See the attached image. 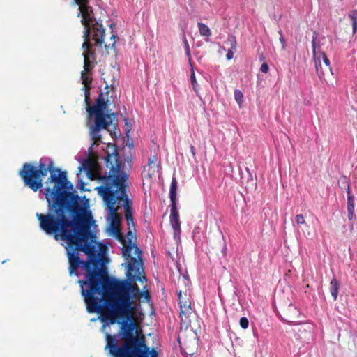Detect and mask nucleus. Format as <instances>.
Returning <instances> with one entry per match:
<instances>
[{
	"label": "nucleus",
	"instance_id": "nucleus-23",
	"mask_svg": "<svg viewBox=\"0 0 357 357\" xmlns=\"http://www.w3.org/2000/svg\"><path fill=\"white\" fill-rule=\"evenodd\" d=\"M349 17L352 22V29L353 33H354L357 31V10H354L351 14H349Z\"/></svg>",
	"mask_w": 357,
	"mask_h": 357
},
{
	"label": "nucleus",
	"instance_id": "nucleus-2",
	"mask_svg": "<svg viewBox=\"0 0 357 357\" xmlns=\"http://www.w3.org/2000/svg\"><path fill=\"white\" fill-rule=\"evenodd\" d=\"M135 255L138 259L128 261L127 279L111 281L107 275V279L102 280V284L96 292L101 296V298L93 294L95 301L89 298L85 301L87 311L89 313H98L100 319L105 324H120L118 336L121 342L119 344L139 341L142 335H144L134 319L136 310L134 299L138 297L142 291L136 281H146V277L142 275V251L139 247L135 248Z\"/></svg>",
	"mask_w": 357,
	"mask_h": 357
},
{
	"label": "nucleus",
	"instance_id": "nucleus-14",
	"mask_svg": "<svg viewBox=\"0 0 357 357\" xmlns=\"http://www.w3.org/2000/svg\"><path fill=\"white\" fill-rule=\"evenodd\" d=\"M347 211H348V219L349 220H353L354 217V202L353 197L350 195L349 188L347 191Z\"/></svg>",
	"mask_w": 357,
	"mask_h": 357
},
{
	"label": "nucleus",
	"instance_id": "nucleus-28",
	"mask_svg": "<svg viewBox=\"0 0 357 357\" xmlns=\"http://www.w3.org/2000/svg\"><path fill=\"white\" fill-rule=\"evenodd\" d=\"M171 204L170 217H179L178 212L176 208V200H174V202H171Z\"/></svg>",
	"mask_w": 357,
	"mask_h": 357
},
{
	"label": "nucleus",
	"instance_id": "nucleus-22",
	"mask_svg": "<svg viewBox=\"0 0 357 357\" xmlns=\"http://www.w3.org/2000/svg\"><path fill=\"white\" fill-rule=\"evenodd\" d=\"M113 231L115 237L121 242V243H124L126 242V239L122 235L121 229L118 226H113Z\"/></svg>",
	"mask_w": 357,
	"mask_h": 357
},
{
	"label": "nucleus",
	"instance_id": "nucleus-38",
	"mask_svg": "<svg viewBox=\"0 0 357 357\" xmlns=\"http://www.w3.org/2000/svg\"><path fill=\"white\" fill-rule=\"evenodd\" d=\"M126 126H128V123H127V121L126 122Z\"/></svg>",
	"mask_w": 357,
	"mask_h": 357
},
{
	"label": "nucleus",
	"instance_id": "nucleus-36",
	"mask_svg": "<svg viewBox=\"0 0 357 357\" xmlns=\"http://www.w3.org/2000/svg\"><path fill=\"white\" fill-rule=\"evenodd\" d=\"M190 152H191L192 155L193 156H195V154H196V153H195V146H194L193 145H190Z\"/></svg>",
	"mask_w": 357,
	"mask_h": 357
},
{
	"label": "nucleus",
	"instance_id": "nucleus-25",
	"mask_svg": "<svg viewBox=\"0 0 357 357\" xmlns=\"http://www.w3.org/2000/svg\"><path fill=\"white\" fill-rule=\"evenodd\" d=\"M190 66H191L190 82H191V84L192 86L193 90L195 91H197V88L198 86V84L196 80L194 68H193L192 63H191Z\"/></svg>",
	"mask_w": 357,
	"mask_h": 357
},
{
	"label": "nucleus",
	"instance_id": "nucleus-21",
	"mask_svg": "<svg viewBox=\"0 0 357 357\" xmlns=\"http://www.w3.org/2000/svg\"><path fill=\"white\" fill-rule=\"evenodd\" d=\"M319 56H320L321 61H323V63H324V70H326L327 73L331 72V68L330 66V61L328 59V57L326 56V54L323 52H320L319 53Z\"/></svg>",
	"mask_w": 357,
	"mask_h": 357
},
{
	"label": "nucleus",
	"instance_id": "nucleus-19",
	"mask_svg": "<svg viewBox=\"0 0 357 357\" xmlns=\"http://www.w3.org/2000/svg\"><path fill=\"white\" fill-rule=\"evenodd\" d=\"M228 40L231 43V48L228 50L226 57L228 60L231 59L234 57V52L233 50L236 49V41L235 40V38L233 36L229 37Z\"/></svg>",
	"mask_w": 357,
	"mask_h": 357
},
{
	"label": "nucleus",
	"instance_id": "nucleus-16",
	"mask_svg": "<svg viewBox=\"0 0 357 357\" xmlns=\"http://www.w3.org/2000/svg\"><path fill=\"white\" fill-rule=\"evenodd\" d=\"M340 289V284L335 278H333L330 282V292L334 301H336Z\"/></svg>",
	"mask_w": 357,
	"mask_h": 357
},
{
	"label": "nucleus",
	"instance_id": "nucleus-34",
	"mask_svg": "<svg viewBox=\"0 0 357 357\" xmlns=\"http://www.w3.org/2000/svg\"><path fill=\"white\" fill-rule=\"evenodd\" d=\"M118 38L117 37V35L116 34H112V36H111V39L112 40H114V42L112 43V45L110 46L109 45H105V47L107 50H108L109 48H113L114 46H115V44H116V40L115 39Z\"/></svg>",
	"mask_w": 357,
	"mask_h": 357
},
{
	"label": "nucleus",
	"instance_id": "nucleus-6",
	"mask_svg": "<svg viewBox=\"0 0 357 357\" xmlns=\"http://www.w3.org/2000/svg\"><path fill=\"white\" fill-rule=\"evenodd\" d=\"M75 1L79 6V15L81 14L82 17L81 22L84 26V40L90 39V35L91 34L95 44L101 46L104 41L105 29L101 23L95 20L92 8L88 5L89 1L75 0Z\"/></svg>",
	"mask_w": 357,
	"mask_h": 357
},
{
	"label": "nucleus",
	"instance_id": "nucleus-35",
	"mask_svg": "<svg viewBox=\"0 0 357 357\" xmlns=\"http://www.w3.org/2000/svg\"><path fill=\"white\" fill-rule=\"evenodd\" d=\"M269 67L266 63H263L260 67V70L262 73H267L268 72Z\"/></svg>",
	"mask_w": 357,
	"mask_h": 357
},
{
	"label": "nucleus",
	"instance_id": "nucleus-15",
	"mask_svg": "<svg viewBox=\"0 0 357 357\" xmlns=\"http://www.w3.org/2000/svg\"><path fill=\"white\" fill-rule=\"evenodd\" d=\"M197 27L200 35L202 36L206 37L205 40L208 42V38L211 36V31L210 28L206 24L202 22L197 23Z\"/></svg>",
	"mask_w": 357,
	"mask_h": 357
},
{
	"label": "nucleus",
	"instance_id": "nucleus-29",
	"mask_svg": "<svg viewBox=\"0 0 357 357\" xmlns=\"http://www.w3.org/2000/svg\"><path fill=\"white\" fill-rule=\"evenodd\" d=\"M93 162L89 159L84 160L82 163V167L88 171H91L93 169Z\"/></svg>",
	"mask_w": 357,
	"mask_h": 357
},
{
	"label": "nucleus",
	"instance_id": "nucleus-37",
	"mask_svg": "<svg viewBox=\"0 0 357 357\" xmlns=\"http://www.w3.org/2000/svg\"><path fill=\"white\" fill-rule=\"evenodd\" d=\"M303 331H305V332H306V333H307V332H310L309 331H307V330H306V329H303Z\"/></svg>",
	"mask_w": 357,
	"mask_h": 357
},
{
	"label": "nucleus",
	"instance_id": "nucleus-17",
	"mask_svg": "<svg viewBox=\"0 0 357 357\" xmlns=\"http://www.w3.org/2000/svg\"><path fill=\"white\" fill-rule=\"evenodd\" d=\"M178 298L179 305H187L188 304H189V305H191L190 299L188 297V295L186 291L184 293V296H183L182 295V291L179 290L178 291Z\"/></svg>",
	"mask_w": 357,
	"mask_h": 357
},
{
	"label": "nucleus",
	"instance_id": "nucleus-12",
	"mask_svg": "<svg viewBox=\"0 0 357 357\" xmlns=\"http://www.w3.org/2000/svg\"><path fill=\"white\" fill-rule=\"evenodd\" d=\"M170 224L174 230V238L176 241L180 240L181 229L179 217H169Z\"/></svg>",
	"mask_w": 357,
	"mask_h": 357
},
{
	"label": "nucleus",
	"instance_id": "nucleus-27",
	"mask_svg": "<svg viewBox=\"0 0 357 357\" xmlns=\"http://www.w3.org/2000/svg\"><path fill=\"white\" fill-rule=\"evenodd\" d=\"M234 98L239 105H241L244 101L243 94L240 90L236 89L234 91Z\"/></svg>",
	"mask_w": 357,
	"mask_h": 357
},
{
	"label": "nucleus",
	"instance_id": "nucleus-26",
	"mask_svg": "<svg viewBox=\"0 0 357 357\" xmlns=\"http://www.w3.org/2000/svg\"><path fill=\"white\" fill-rule=\"evenodd\" d=\"M183 43H184V47H185V54L188 58V61H189V63L190 65H191L192 63V59H191V55H190V45L188 44V42L185 38V36H184L183 37Z\"/></svg>",
	"mask_w": 357,
	"mask_h": 357
},
{
	"label": "nucleus",
	"instance_id": "nucleus-18",
	"mask_svg": "<svg viewBox=\"0 0 357 357\" xmlns=\"http://www.w3.org/2000/svg\"><path fill=\"white\" fill-rule=\"evenodd\" d=\"M176 190H177V181L175 178H172L170 190H169V197L171 202H174V200H176Z\"/></svg>",
	"mask_w": 357,
	"mask_h": 357
},
{
	"label": "nucleus",
	"instance_id": "nucleus-3",
	"mask_svg": "<svg viewBox=\"0 0 357 357\" xmlns=\"http://www.w3.org/2000/svg\"><path fill=\"white\" fill-rule=\"evenodd\" d=\"M105 165L109 169L108 175H100L99 179L102 185L97 188L98 193L103 197L110 215L117 217L119 206L124 202L125 216L128 226L134 225L132 216V208L126 193L128 187V174L123 170V164L119 160L118 155L108 154L105 158Z\"/></svg>",
	"mask_w": 357,
	"mask_h": 357
},
{
	"label": "nucleus",
	"instance_id": "nucleus-32",
	"mask_svg": "<svg viewBox=\"0 0 357 357\" xmlns=\"http://www.w3.org/2000/svg\"><path fill=\"white\" fill-rule=\"evenodd\" d=\"M144 297L146 301L149 302L151 301V295L148 291H140V294H139L137 298Z\"/></svg>",
	"mask_w": 357,
	"mask_h": 357
},
{
	"label": "nucleus",
	"instance_id": "nucleus-31",
	"mask_svg": "<svg viewBox=\"0 0 357 357\" xmlns=\"http://www.w3.org/2000/svg\"><path fill=\"white\" fill-rule=\"evenodd\" d=\"M295 221L298 225L305 224L304 216L302 214L296 215L295 217Z\"/></svg>",
	"mask_w": 357,
	"mask_h": 357
},
{
	"label": "nucleus",
	"instance_id": "nucleus-33",
	"mask_svg": "<svg viewBox=\"0 0 357 357\" xmlns=\"http://www.w3.org/2000/svg\"><path fill=\"white\" fill-rule=\"evenodd\" d=\"M278 33H279V34H280V38H279V40H280V43H281V44H282V50H284L286 49V42H285L284 38V36H283V35H282V31H281V30H280V31H278Z\"/></svg>",
	"mask_w": 357,
	"mask_h": 357
},
{
	"label": "nucleus",
	"instance_id": "nucleus-9",
	"mask_svg": "<svg viewBox=\"0 0 357 357\" xmlns=\"http://www.w3.org/2000/svg\"><path fill=\"white\" fill-rule=\"evenodd\" d=\"M134 233L131 230H129L126 233V242L121 243L123 245L122 255L127 261H131L132 259H138L136 255L135 257H132L131 255L132 250H133L135 251V248L137 247L134 245Z\"/></svg>",
	"mask_w": 357,
	"mask_h": 357
},
{
	"label": "nucleus",
	"instance_id": "nucleus-11",
	"mask_svg": "<svg viewBox=\"0 0 357 357\" xmlns=\"http://www.w3.org/2000/svg\"><path fill=\"white\" fill-rule=\"evenodd\" d=\"M179 307L181 324L183 325L185 328H188L190 324V316L192 312L191 305H189V304L187 305H179Z\"/></svg>",
	"mask_w": 357,
	"mask_h": 357
},
{
	"label": "nucleus",
	"instance_id": "nucleus-30",
	"mask_svg": "<svg viewBox=\"0 0 357 357\" xmlns=\"http://www.w3.org/2000/svg\"><path fill=\"white\" fill-rule=\"evenodd\" d=\"M239 324H240V326H241V327L242 328H243V329H246V328H248V325H249V321H248V319L246 317H241V318L240 319V321H239Z\"/></svg>",
	"mask_w": 357,
	"mask_h": 357
},
{
	"label": "nucleus",
	"instance_id": "nucleus-20",
	"mask_svg": "<svg viewBox=\"0 0 357 357\" xmlns=\"http://www.w3.org/2000/svg\"><path fill=\"white\" fill-rule=\"evenodd\" d=\"M312 46L313 56L318 55L320 52H317L316 50L319 47V41L318 40V35L316 32H314L312 36Z\"/></svg>",
	"mask_w": 357,
	"mask_h": 357
},
{
	"label": "nucleus",
	"instance_id": "nucleus-1",
	"mask_svg": "<svg viewBox=\"0 0 357 357\" xmlns=\"http://www.w3.org/2000/svg\"><path fill=\"white\" fill-rule=\"evenodd\" d=\"M49 172L46 183H53L54 185L45 189L47 213L36 214L40 228L55 240L66 241L69 274L79 275L77 271L80 266L85 270V280H78L81 294L84 301L87 298L95 301L93 294L107 275L100 267V252L91 243L95 236L90 230L93 219L91 211L80 205L81 197L73 190V185L67 179L66 172L54 167L53 162L45 164L40 160L36 165L26 162L19 175L26 186L37 192L43 188V178Z\"/></svg>",
	"mask_w": 357,
	"mask_h": 357
},
{
	"label": "nucleus",
	"instance_id": "nucleus-24",
	"mask_svg": "<svg viewBox=\"0 0 357 357\" xmlns=\"http://www.w3.org/2000/svg\"><path fill=\"white\" fill-rule=\"evenodd\" d=\"M92 73H85L82 72L81 73V79L82 81V84H91L92 82Z\"/></svg>",
	"mask_w": 357,
	"mask_h": 357
},
{
	"label": "nucleus",
	"instance_id": "nucleus-4",
	"mask_svg": "<svg viewBox=\"0 0 357 357\" xmlns=\"http://www.w3.org/2000/svg\"><path fill=\"white\" fill-rule=\"evenodd\" d=\"M82 91L84 93V102L86 104V109L89 116H94V126L90 129V135L93 140L91 146L89 149V151H92V146L98 145L102 141V136L100 132L102 129L109 130L112 125V121L111 115L105 114V110L108 106V100L105 99L104 94L100 93L96 100L93 105H91L90 102V90L91 84H83Z\"/></svg>",
	"mask_w": 357,
	"mask_h": 357
},
{
	"label": "nucleus",
	"instance_id": "nucleus-10",
	"mask_svg": "<svg viewBox=\"0 0 357 357\" xmlns=\"http://www.w3.org/2000/svg\"><path fill=\"white\" fill-rule=\"evenodd\" d=\"M158 158L153 155L149 158L148 164L144 166L142 175L144 178H150L158 171Z\"/></svg>",
	"mask_w": 357,
	"mask_h": 357
},
{
	"label": "nucleus",
	"instance_id": "nucleus-7",
	"mask_svg": "<svg viewBox=\"0 0 357 357\" xmlns=\"http://www.w3.org/2000/svg\"><path fill=\"white\" fill-rule=\"evenodd\" d=\"M279 314L281 319L286 323L290 324H299L298 318L301 313L299 310L291 303H284L280 305Z\"/></svg>",
	"mask_w": 357,
	"mask_h": 357
},
{
	"label": "nucleus",
	"instance_id": "nucleus-5",
	"mask_svg": "<svg viewBox=\"0 0 357 357\" xmlns=\"http://www.w3.org/2000/svg\"><path fill=\"white\" fill-rule=\"evenodd\" d=\"M105 350L112 357H157V351L151 349L146 344L145 337L141 340L126 344H118L116 336L105 333Z\"/></svg>",
	"mask_w": 357,
	"mask_h": 357
},
{
	"label": "nucleus",
	"instance_id": "nucleus-8",
	"mask_svg": "<svg viewBox=\"0 0 357 357\" xmlns=\"http://www.w3.org/2000/svg\"><path fill=\"white\" fill-rule=\"evenodd\" d=\"M82 49L84 50L82 53L84 56V70L82 72L92 73L96 62H93V60H95V53L92 50V45L89 39L84 40Z\"/></svg>",
	"mask_w": 357,
	"mask_h": 357
},
{
	"label": "nucleus",
	"instance_id": "nucleus-13",
	"mask_svg": "<svg viewBox=\"0 0 357 357\" xmlns=\"http://www.w3.org/2000/svg\"><path fill=\"white\" fill-rule=\"evenodd\" d=\"M313 59L317 75L320 79H322L325 74L327 73L326 70H324V65H322L321 60L320 56H319V54L313 56Z\"/></svg>",
	"mask_w": 357,
	"mask_h": 357
}]
</instances>
